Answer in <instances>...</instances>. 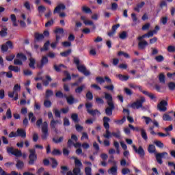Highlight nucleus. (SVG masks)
<instances>
[{
    "instance_id": "obj_63",
    "label": "nucleus",
    "mask_w": 175,
    "mask_h": 175,
    "mask_svg": "<svg viewBox=\"0 0 175 175\" xmlns=\"http://www.w3.org/2000/svg\"><path fill=\"white\" fill-rule=\"evenodd\" d=\"M167 50L168 53H175V46L173 45H170L167 48Z\"/></svg>"
},
{
    "instance_id": "obj_11",
    "label": "nucleus",
    "mask_w": 175,
    "mask_h": 175,
    "mask_svg": "<svg viewBox=\"0 0 175 175\" xmlns=\"http://www.w3.org/2000/svg\"><path fill=\"white\" fill-rule=\"evenodd\" d=\"M9 49H13V42L10 40L7 41L5 44L1 45V51L6 53Z\"/></svg>"
},
{
    "instance_id": "obj_4",
    "label": "nucleus",
    "mask_w": 175,
    "mask_h": 175,
    "mask_svg": "<svg viewBox=\"0 0 175 175\" xmlns=\"http://www.w3.org/2000/svg\"><path fill=\"white\" fill-rule=\"evenodd\" d=\"M146 102V98L144 97H141L140 99L137 100L135 102L133 103L131 105V109H137V110H139V109H142V110H144L146 107L143 106V103Z\"/></svg>"
},
{
    "instance_id": "obj_3",
    "label": "nucleus",
    "mask_w": 175,
    "mask_h": 175,
    "mask_svg": "<svg viewBox=\"0 0 175 175\" xmlns=\"http://www.w3.org/2000/svg\"><path fill=\"white\" fill-rule=\"evenodd\" d=\"M73 63L76 64L77 69L80 73H83L84 76H90L91 72L89 70H87V67H85L84 64L80 65V59L74 57Z\"/></svg>"
},
{
    "instance_id": "obj_62",
    "label": "nucleus",
    "mask_w": 175,
    "mask_h": 175,
    "mask_svg": "<svg viewBox=\"0 0 175 175\" xmlns=\"http://www.w3.org/2000/svg\"><path fill=\"white\" fill-rule=\"evenodd\" d=\"M104 88H105V90H107L108 91H114V85L113 84H111L109 85H106V86H104Z\"/></svg>"
},
{
    "instance_id": "obj_23",
    "label": "nucleus",
    "mask_w": 175,
    "mask_h": 175,
    "mask_svg": "<svg viewBox=\"0 0 175 175\" xmlns=\"http://www.w3.org/2000/svg\"><path fill=\"white\" fill-rule=\"evenodd\" d=\"M36 126H38V128L42 126V132L43 135H44V124H43V120L42 118L37 120Z\"/></svg>"
},
{
    "instance_id": "obj_42",
    "label": "nucleus",
    "mask_w": 175,
    "mask_h": 175,
    "mask_svg": "<svg viewBox=\"0 0 175 175\" xmlns=\"http://www.w3.org/2000/svg\"><path fill=\"white\" fill-rule=\"evenodd\" d=\"M124 91L126 95H128L129 96H132V95H133V92L128 88H124Z\"/></svg>"
},
{
    "instance_id": "obj_46",
    "label": "nucleus",
    "mask_w": 175,
    "mask_h": 175,
    "mask_svg": "<svg viewBox=\"0 0 175 175\" xmlns=\"http://www.w3.org/2000/svg\"><path fill=\"white\" fill-rule=\"evenodd\" d=\"M71 118L75 123L79 122V115L77 113H72L71 115Z\"/></svg>"
},
{
    "instance_id": "obj_29",
    "label": "nucleus",
    "mask_w": 175,
    "mask_h": 175,
    "mask_svg": "<svg viewBox=\"0 0 175 175\" xmlns=\"http://www.w3.org/2000/svg\"><path fill=\"white\" fill-rule=\"evenodd\" d=\"M118 77L121 81H128V80H129V76L128 75H122L119 74Z\"/></svg>"
},
{
    "instance_id": "obj_26",
    "label": "nucleus",
    "mask_w": 175,
    "mask_h": 175,
    "mask_svg": "<svg viewBox=\"0 0 175 175\" xmlns=\"http://www.w3.org/2000/svg\"><path fill=\"white\" fill-rule=\"evenodd\" d=\"M64 73L66 77L62 79V81L65 82V81H67V80L68 81L72 80V77L70 76V74L69 73V72L65 70Z\"/></svg>"
},
{
    "instance_id": "obj_37",
    "label": "nucleus",
    "mask_w": 175,
    "mask_h": 175,
    "mask_svg": "<svg viewBox=\"0 0 175 175\" xmlns=\"http://www.w3.org/2000/svg\"><path fill=\"white\" fill-rule=\"evenodd\" d=\"M82 12H83V13H86V14H90L92 13V10H91V8H90L85 5L82 7Z\"/></svg>"
},
{
    "instance_id": "obj_2",
    "label": "nucleus",
    "mask_w": 175,
    "mask_h": 175,
    "mask_svg": "<svg viewBox=\"0 0 175 175\" xmlns=\"http://www.w3.org/2000/svg\"><path fill=\"white\" fill-rule=\"evenodd\" d=\"M105 99L107 100L108 107L105 109V114L107 116H113V110L116 109L114 101H113V96L109 93H105Z\"/></svg>"
},
{
    "instance_id": "obj_13",
    "label": "nucleus",
    "mask_w": 175,
    "mask_h": 175,
    "mask_svg": "<svg viewBox=\"0 0 175 175\" xmlns=\"http://www.w3.org/2000/svg\"><path fill=\"white\" fill-rule=\"evenodd\" d=\"M43 39H44L43 33H40L39 32L34 33V43L42 42Z\"/></svg>"
},
{
    "instance_id": "obj_1",
    "label": "nucleus",
    "mask_w": 175,
    "mask_h": 175,
    "mask_svg": "<svg viewBox=\"0 0 175 175\" xmlns=\"http://www.w3.org/2000/svg\"><path fill=\"white\" fill-rule=\"evenodd\" d=\"M148 152L149 154H155V158L159 165H162L163 161H162V158H165L167 156V152H163L161 153H157V148H155V145L150 144L148 147Z\"/></svg>"
},
{
    "instance_id": "obj_6",
    "label": "nucleus",
    "mask_w": 175,
    "mask_h": 175,
    "mask_svg": "<svg viewBox=\"0 0 175 175\" xmlns=\"http://www.w3.org/2000/svg\"><path fill=\"white\" fill-rule=\"evenodd\" d=\"M7 152L8 154H12V155H14L15 157H22L23 155L21 150H18V149H14L13 147H8Z\"/></svg>"
},
{
    "instance_id": "obj_58",
    "label": "nucleus",
    "mask_w": 175,
    "mask_h": 175,
    "mask_svg": "<svg viewBox=\"0 0 175 175\" xmlns=\"http://www.w3.org/2000/svg\"><path fill=\"white\" fill-rule=\"evenodd\" d=\"M53 113H54L55 117H56V118H61V111H59V110L54 109Z\"/></svg>"
},
{
    "instance_id": "obj_31",
    "label": "nucleus",
    "mask_w": 175,
    "mask_h": 175,
    "mask_svg": "<svg viewBox=\"0 0 175 175\" xmlns=\"http://www.w3.org/2000/svg\"><path fill=\"white\" fill-rule=\"evenodd\" d=\"M113 146L116 149V154H118V155H120V154H121V151H120V144L118 143V142L114 141Z\"/></svg>"
},
{
    "instance_id": "obj_52",
    "label": "nucleus",
    "mask_w": 175,
    "mask_h": 175,
    "mask_svg": "<svg viewBox=\"0 0 175 175\" xmlns=\"http://www.w3.org/2000/svg\"><path fill=\"white\" fill-rule=\"evenodd\" d=\"M142 119L145 120V122H146V125H148V124H150V122H152V119H151V118H150V117L142 116Z\"/></svg>"
},
{
    "instance_id": "obj_27",
    "label": "nucleus",
    "mask_w": 175,
    "mask_h": 175,
    "mask_svg": "<svg viewBox=\"0 0 175 175\" xmlns=\"http://www.w3.org/2000/svg\"><path fill=\"white\" fill-rule=\"evenodd\" d=\"M85 88V85L83 84L81 86L77 87L75 89V93L76 94H81L83 91H84V89Z\"/></svg>"
},
{
    "instance_id": "obj_20",
    "label": "nucleus",
    "mask_w": 175,
    "mask_h": 175,
    "mask_svg": "<svg viewBox=\"0 0 175 175\" xmlns=\"http://www.w3.org/2000/svg\"><path fill=\"white\" fill-rule=\"evenodd\" d=\"M109 121H110L109 118L106 116L103 118V126L106 130L110 129V124H109Z\"/></svg>"
},
{
    "instance_id": "obj_53",
    "label": "nucleus",
    "mask_w": 175,
    "mask_h": 175,
    "mask_svg": "<svg viewBox=\"0 0 175 175\" xmlns=\"http://www.w3.org/2000/svg\"><path fill=\"white\" fill-rule=\"evenodd\" d=\"M16 58H21V59H23V61H27V56H25V55L23 53H18L16 55Z\"/></svg>"
},
{
    "instance_id": "obj_43",
    "label": "nucleus",
    "mask_w": 175,
    "mask_h": 175,
    "mask_svg": "<svg viewBox=\"0 0 175 175\" xmlns=\"http://www.w3.org/2000/svg\"><path fill=\"white\" fill-rule=\"evenodd\" d=\"M47 136H49V127L47 122H44V139H46Z\"/></svg>"
},
{
    "instance_id": "obj_18",
    "label": "nucleus",
    "mask_w": 175,
    "mask_h": 175,
    "mask_svg": "<svg viewBox=\"0 0 175 175\" xmlns=\"http://www.w3.org/2000/svg\"><path fill=\"white\" fill-rule=\"evenodd\" d=\"M147 46H148V42L147 41L143 40H139L138 47L140 50H144Z\"/></svg>"
},
{
    "instance_id": "obj_56",
    "label": "nucleus",
    "mask_w": 175,
    "mask_h": 175,
    "mask_svg": "<svg viewBox=\"0 0 175 175\" xmlns=\"http://www.w3.org/2000/svg\"><path fill=\"white\" fill-rule=\"evenodd\" d=\"M29 120H31V122H35V121H36V118L33 116V113H29Z\"/></svg>"
},
{
    "instance_id": "obj_21",
    "label": "nucleus",
    "mask_w": 175,
    "mask_h": 175,
    "mask_svg": "<svg viewBox=\"0 0 175 175\" xmlns=\"http://www.w3.org/2000/svg\"><path fill=\"white\" fill-rule=\"evenodd\" d=\"M16 136H19L20 137H23V139H25V137H27V133L23 129H18V130L16 131Z\"/></svg>"
},
{
    "instance_id": "obj_48",
    "label": "nucleus",
    "mask_w": 175,
    "mask_h": 175,
    "mask_svg": "<svg viewBox=\"0 0 175 175\" xmlns=\"http://www.w3.org/2000/svg\"><path fill=\"white\" fill-rule=\"evenodd\" d=\"M86 99H88V100H92L94 99V95L92 94V92L88 91L86 93Z\"/></svg>"
},
{
    "instance_id": "obj_25",
    "label": "nucleus",
    "mask_w": 175,
    "mask_h": 175,
    "mask_svg": "<svg viewBox=\"0 0 175 175\" xmlns=\"http://www.w3.org/2000/svg\"><path fill=\"white\" fill-rule=\"evenodd\" d=\"M9 98H14V100H17L18 99V93L14 92H8Z\"/></svg>"
},
{
    "instance_id": "obj_33",
    "label": "nucleus",
    "mask_w": 175,
    "mask_h": 175,
    "mask_svg": "<svg viewBox=\"0 0 175 175\" xmlns=\"http://www.w3.org/2000/svg\"><path fill=\"white\" fill-rule=\"evenodd\" d=\"M159 81L160 83H162V84H165V83H166V77L165 75H163V73H161L159 75Z\"/></svg>"
},
{
    "instance_id": "obj_61",
    "label": "nucleus",
    "mask_w": 175,
    "mask_h": 175,
    "mask_svg": "<svg viewBox=\"0 0 175 175\" xmlns=\"http://www.w3.org/2000/svg\"><path fill=\"white\" fill-rule=\"evenodd\" d=\"M168 88L169 90H170L171 91H174L175 90V83L174 82H170L168 83Z\"/></svg>"
},
{
    "instance_id": "obj_38",
    "label": "nucleus",
    "mask_w": 175,
    "mask_h": 175,
    "mask_svg": "<svg viewBox=\"0 0 175 175\" xmlns=\"http://www.w3.org/2000/svg\"><path fill=\"white\" fill-rule=\"evenodd\" d=\"M141 136L144 140H148V137L147 136V133L146 132V130L144 129H141Z\"/></svg>"
},
{
    "instance_id": "obj_19",
    "label": "nucleus",
    "mask_w": 175,
    "mask_h": 175,
    "mask_svg": "<svg viewBox=\"0 0 175 175\" xmlns=\"http://www.w3.org/2000/svg\"><path fill=\"white\" fill-rule=\"evenodd\" d=\"M154 36V33L152 31H148L147 33H145L142 35V36H139L137 38V40H143L144 38H152Z\"/></svg>"
},
{
    "instance_id": "obj_51",
    "label": "nucleus",
    "mask_w": 175,
    "mask_h": 175,
    "mask_svg": "<svg viewBox=\"0 0 175 175\" xmlns=\"http://www.w3.org/2000/svg\"><path fill=\"white\" fill-rule=\"evenodd\" d=\"M53 142H54V143L56 144L62 143V142H64V137H60L58 139L53 138Z\"/></svg>"
},
{
    "instance_id": "obj_57",
    "label": "nucleus",
    "mask_w": 175,
    "mask_h": 175,
    "mask_svg": "<svg viewBox=\"0 0 175 175\" xmlns=\"http://www.w3.org/2000/svg\"><path fill=\"white\" fill-rule=\"evenodd\" d=\"M54 95V92L51 90H46V98H50V96H53Z\"/></svg>"
},
{
    "instance_id": "obj_5",
    "label": "nucleus",
    "mask_w": 175,
    "mask_h": 175,
    "mask_svg": "<svg viewBox=\"0 0 175 175\" xmlns=\"http://www.w3.org/2000/svg\"><path fill=\"white\" fill-rule=\"evenodd\" d=\"M29 165H33L36 159H38V156L36 155V150L35 149H29Z\"/></svg>"
},
{
    "instance_id": "obj_45",
    "label": "nucleus",
    "mask_w": 175,
    "mask_h": 175,
    "mask_svg": "<svg viewBox=\"0 0 175 175\" xmlns=\"http://www.w3.org/2000/svg\"><path fill=\"white\" fill-rule=\"evenodd\" d=\"M75 167H81L83 166V163H81V161L79 160L78 159H75Z\"/></svg>"
},
{
    "instance_id": "obj_9",
    "label": "nucleus",
    "mask_w": 175,
    "mask_h": 175,
    "mask_svg": "<svg viewBox=\"0 0 175 175\" xmlns=\"http://www.w3.org/2000/svg\"><path fill=\"white\" fill-rule=\"evenodd\" d=\"M137 88H138L139 91H140V92H142L144 95H146V96H148V98L152 99V100H154V99H157V97L155 96L154 94L150 93L146 90H143V88L142 86L138 85L137 86Z\"/></svg>"
},
{
    "instance_id": "obj_15",
    "label": "nucleus",
    "mask_w": 175,
    "mask_h": 175,
    "mask_svg": "<svg viewBox=\"0 0 175 175\" xmlns=\"http://www.w3.org/2000/svg\"><path fill=\"white\" fill-rule=\"evenodd\" d=\"M66 9V5L64 3H59L53 10V14L57 13H60L61 10H65Z\"/></svg>"
},
{
    "instance_id": "obj_10",
    "label": "nucleus",
    "mask_w": 175,
    "mask_h": 175,
    "mask_svg": "<svg viewBox=\"0 0 175 175\" xmlns=\"http://www.w3.org/2000/svg\"><path fill=\"white\" fill-rule=\"evenodd\" d=\"M166 106H167V101L165 100H162L157 105V109L159 111H166V110H167V108L166 107Z\"/></svg>"
},
{
    "instance_id": "obj_50",
    "label": "nucleus",
    "mask_w": 175,
    "mask_h": 175,
    "mask_svg": "<svg viewBox=\"0 0 175 175\" xmlns=\"http://www.w3.org/2000/svg\"><path fill=\"white\" fill-rule=\"evenodd\" d=\"M125 121H126V118H125V116H124L122 120H115L116 124H117L118 125H122V124H124V122H125Z\"/></svg>"
},
{
    "instance_id": "obj_41",
    "label": "nucleus",
    "mask_w": 175,
    "mask_h": 175,
    "mask_svg": "<svg viewBox=\"0 0 175 175\" xmlns=\"http://www.w3.org/2000/svg\"><path fill=\"white\" fill-rule=\"evenodd\" d=\"M16 166L17 169H23L24 167V162L21 160H18Z\"/></svg>"
},
{
    "instance_id": "obj_60",
    "label": "nucleus",
    "mask_w": 175,
    "mask_h": 175,
    "mask_svg": "<svg viewBox=\"0 0 175 175\" xmlns=\"http://www.w3.org/2000/svg\"><path fill=\"white\" fill-rule=\"evenodd\" d=\"M64 29L63 28H56L54 30V33H56V35H57V33H59L60 35L64 33Z\"/></svg>"
},
{
    "instance_id": "obj_32",
    "label": "nucleus",
    "mask_w": 175,
    "mask_h": 175,
    "mask_svg": "<svg viewBox=\"0 0 175 175\" xmlns=\"http://www.w3.org/2000/svg\"><path fill=\"white\" fill-rule=\"evenodd\" d=\"M44 65V56H42V59L40 62H37V68L42 69Z\"/></svg>"
},
{
    "instance_id": "obj_36",
    "label": "nucleus",
    "mask_w": 175,
    "mask_h": 175,
    "mask_svg": "<svg viewBox=\"0 0 175 175\" xmlns=\"http://www.w3.org/2000/svg\"><path fill=\"white\" fill-rule=\"evenodd\" d=\"M51 155H53L55 157L62 155V152L59 150V149H53V150L51 152Z\"/></svg>"
},
{
    "instance_id": "obj_39",
    "label": "nucleus",
    "mask_w": 175,
    "mask_h": 175,
    "mask_svg": "<svg viewBox=\"0 0 175 175\" xmlns=\"http://www.w3.org/2000/svg\"><path fill=\"white\" fill-rule=\"evenodd\" d=\"M8 69L9 70H10V72L12 71L15 72H20V69L18 68V66H14L12 65L9 66Z\"/></svg>"
},
{
    "instance_id": "obj_12",
    "label": "nucleus",
    "mask_w": 175,
    "mask_h": 175,
    "mask_svg": "<svg viewBox=\"0 0 175 175\" xmlns=\"http://www.w3.org/2000/svg\"><path fill=\"white\" fill-rule=\"evenodd\" d=\"M85 165H88L90 167H85V175H92V168H91V166H92V163L91 161H85Z\"/></svg>"
},
{
    "instance_id": "obj_44",
    "label": "nucleus",
    "mask_w": 175,
    "mask_h": 175,
    "mask_svg": "<svg viewBox=\"0 0 175 175\" xmlns=\"http://www.w3.org/2000/svg\"><path fill=\"white\" fill-rule=\"evenodd\" d=\"M120 39H122V40H124V39H126L128 38V33L126 31H122L120 36Z\"/></svg>"
},
{
    "instance_id": "obj_55",
    "label": "nucleus",
    "mask_w": 175,
    "mask_h": 175,
    "mask_svg": "<svg viewBox=\"0 0 175 175\" xmlns=\"http://www.w3.org/2000/svg\"><path fill=\"white\" fill-rule=\"evenodd\" d=\"M96 81L99 84H103L105 83V79L102 77H96Z\"/></svg>"
},
{
    "instance_id": "obj_8",
    "label": "nucleus",
    "mask_w": 175,
    "mask_h": 175,
    "mask_svg": "<svg viewBox=\"0 0 175 175\" xmlns=\"http://www.w3.org/2000/svg\"><path fill=\"white\" fill-rule=\"evenodd\" d=\"M51 163V167L55 169L58 166V161H56L54 158H51L50 160L45 159H44V165L49 166Z\"/></svg>"
},
{
    "instance_id": "obj_49",
    "label": "nucleus",
    "mask_w": 175,
    "mask_h": 175,
    "mask_svg": "<svg viewBox=\"0 0 175 175\" xmlns=\"http://www.w3.org/2000/svg\"><path fill=\"white\" fill-rule=\"evenodd\" d=\"M154 59L157 61V62H163V61H165V57L162 55L156 56L154 57Z\"/></svg>"
},
{
    "instance_id": "obj_7",
    "label": "nucleus",
    "mask_w": 175,
    "mask_h": 175,
    "mask_svg": "<svg viewBox=\"0 0 175 175\" xmlns=\"http://www.w3.org/2000/svg\"><path fill=\"white\" fill-rule=\"evenodd\" d=\"M133 150L136 152V154H138L139 155L140 158H144V156L146 155V152H144V149L142 146L136 147V145H133Z\"/></svg>"
},
{
    "instance_id": "obj_17",
    "label": "nucleus",
    "mask_w": 175,
    "mask_h": 175,
    "mask_svg": "<svg viewBox=\"0 0 175 175\" xmlns=\"http://www.w3.org/2000/svg\"><path fill=\"white\" fill-rule=\"evenodd\" d=\"M29 55V66L31 69H35V64H36V60H35L34 58L32 57V54L28 53Z\"/></svg>"
},
{
    "instance_id": "obj_22",
    "label": "nucleus",
    "mask_w": 175,
    "mask_h": 175,
    "mask_svg": "<svg viewBox=\"0 0 175 175\" xmlns=\"http://www.w3.org/2000/svg\"><path fill=\"white\" fill-rule=\"evenodd\" d=\"M117 170H118V167H117V165H114L108 170L107 173L108 174L117 175Z\"/></svg>"
},
{
    "instance_id": "obj_24",
    "label": "nucleus",
    "mask_w": 175,
    "mask_h": 175,
    "mask_svg": "<svg viewBox=\"0 0 175 175\" xmlns=\"http://www.w3.org/2000/svg\"><path fill=\"white\" fill-rule=\"evenodd\" d=\"M87 111L88 114H90V116H92V117H94V116H96V114L100 116V111H99L98 109H87Z\"/></svg>"
},
{
    "instance_id": "obj_47",
    "label": "nucleus",
    "mask_w": 175,
    "mask_h": 175,
    "mask_svg": "<svg viewBox=\"0 0 175 175\" xmlns=\"http://www.w3.org/2000/svg\"><path fill=\"white\" fill-rule=\"evenodd\" d=\"M129 127L130 129H132L133 131H135V132H142V129L139 126H133L132 124H129Z\"/></svg>"
},
{
    "instance_id": "obj_28",
    "label": "nucleus",
    "mask_w": 175,
    "mask_h": 175,
    "mask_svg": "<svg viewBox=\"0 0 175 175\" xmlns=\"http://www.w3.org/2000/svg\"><path fill=\"white\" fill-rule=\"evenodd\" d=\"M61 171L60 173L63 175L68 174V172H69V167L68 166H61L60 167Z\"/></svg>"
},
{
    "instance_id": "obj_35",
    "label": "nucleus",
    "mask_w": 175,
    "mask_h": 175,
    "mask_svg": "<svg viewBox=\"0 0 175 175\" xmlns=\"http://www.w3.org/2000/svg\"><path fill=\"white\" fill-rule=\"evenodd\" d=\"M53 79H51V77H50L49 75H46L45 77V80H44V86L47 87L49 84L51 83Z\"/></svg>"
},
{
    "instance_id": "obj_34",
    "label": "nucleus",
    "mask_w": 175,
    "mask_h": 175,
    "mask_svg": "<svg viewBox=\"0 0 175 175\" xmlns=\"http://www.w3.org/2000/svg\"><path fill=\"white\" fill-rule=\"evenodd\" d=\"M8 36V28L3 27L0 31V36H1V38H5V36Z\"/></svg>"
},
{
    "instance_id": "obj_59",
    "label": "nucleus",
    "mask_w": 175,
    "mask_h": 175,
    "mask_svg": "<svg viewBox=\"0 0 175 175\" xmlns=\"http://www.w3.org/2000/svg\"><path fill=\"white\" fill-rule=\"evenodd\" d=\"M163 120L164 121H172V117H170V115L165 113L163 116Z\"/></svg>"
},
{
    "instance_id": "obj_64",
    "label": "nucleus",
    "mask_w": 175,
    "mask_h": 175,
    "mask_svg": "<svg viewBox=\"0 0 175 175\" xmlns=\"http://www.w3.org/2000/svg\"><path fill=\"white\" fill-rule=\"evenodd\" d=\"M130 173H131V170H129V168H123L122 170V174L123 175L129 174Z\"/></svg>"
},
{
    "instance_id": "obj_30",
    "label": "nucleus",
    "mask_w": 175,
    "mask_h": 175,
    "mask_svg": "<svg viewBox=\"0 0 175 175\" xmlns=\"http://www.w3.org/2000/svg\"><path fill=\"white\" fill-rule=\"evenodd\" d=\"M70 54H72V49H68L67 51L60 53V55L64 57H69Z\"/></svg>"
},
{
    "instance_id": "obj_54",
    "label": "nucleus",
    "mask_w": 175,
    "mask_h": 175,
    "mask_svg": "<svg viewBox=\"0 0 175 175\" xmlns=\"http://www.w3.org/2000/svg\"><path fill=\"white\" fill-rule=\"evenodd\" d=\"M38 13H39V16L41 17L43 13H44V6L40 5L38 7Z\"/></svg>"
},
{
    "instance_id": "obj_14",
    "label": "nucleus",
    "mask_w": 175,
    "mask_h": 175,
    "mask_svg": "<svg viewBox=\"0 0 175 175\" xmlns=\"http://www.w3.org/2000/svg\"><path fill=\"white\" fill-rule=\"evenodd\" d=\"M67 175H83L81 173V168L75 167L72 171H68Z\"/></svg>"
},
{
    "instance_id": "obj_40",
    "label": "nucleus",
    "mask_w": 175,
    "mask_h": 175,
    "mask_svg": "<svg viewBox=\"0 0 175 175\" xmlns=\"http://www.w3.org/2000/svg\"><path fill=\"white\" fill-rule=\"evenodd\" d=\"M154 144H155V146H157V147H158L159 148H163V147L165 146L162 142L158 140L154 141Z\"/></svg>"
},
{
    "instance_id": "obj_16",
    "label": "nucleus",
    "mask_w": 175,
    "mask_h": 175,
    "mask_svg": "<svg viewBox=\"0 0 175 175\" xmlns=\"http://www.w3.org/2000/svg\"><path fill=\"white\" fill-rule=\"evenodd\" d=\"M64 98L66 99L67 100V103H68V105H73V103H77L78 100L75 99V97H73V96L70 95L69 96H68L66 94H64Z\"/></svg>"
}]
</instances>
